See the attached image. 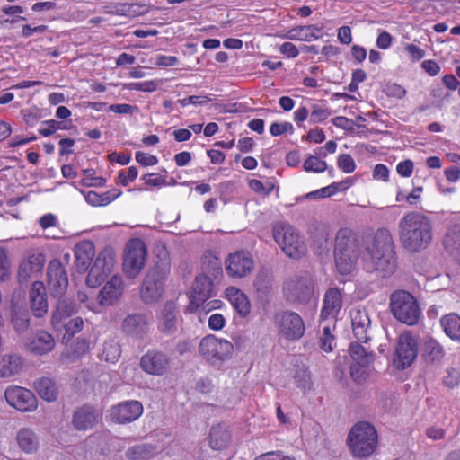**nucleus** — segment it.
I'll use <instances>...</instances> for the list:
<instances>
[{"label": "nucleus", "instance_id": "39448f33", "mask_svg": "<svg viewBox=\"0 0 460 460\" xmlns=\"http://www.w3.org/2000/svg\"><path fill=\"white\" fill-rule=\"evenodd\" d=\"M171 271V263L167 257L160 259L146 274L140 296L146 304L158 301L164 291L165 282Z\"/></svg>", "mask_w": 460, "mask_h": 460}, {"label": "nucleus", "instance_id": "20e7f679", "mask_svg": "<svg viewBox=\"0 0 460 460\" xmlns=\"http://www.w3.org/2000/svg\"><path fill=\"white\" fill-rule=\"evenodd\" d=\"M389 309L398 322L410 326L416 325L421 317L417 298L404 289H396L391 293Z\"/></svg>", "mask_w": 460, "mask_h": 460}, {"label": "nucleus", "instance_id": "9b49d317", "mask_svg": "<svg viewBox=\"0 0 460 460\" xmlns=\"http://www.w3.org/2000/svg\"><path fill=\"white\" fill-rule=\"evenodd\" d=\"M274 323L279 334L287 340H299L305 333V323L302 317L292 311L276 314Z\"/></svg>", "mask_w": 460, "mask_h": 460}, {"label": "nucleus", "instance_id": "c03bdc74", "mask_svg": "<svg viewBox=\"0 0 460 460\" xmlns=\"http://www.w3.org/2000/svg\"><path fill=\"white\" fill-rule=\"evenodd\" d=\"M371 373V364L352 363L350 366V376L358 383H364Z\"/></svg>", "mask_w": 460, "mask_h": 460}, {"label": "nucleus", "instance_id": "dca6fc26", "mask_svg": "<svg viewBox=\"0 0 460 460\" xmlns=\"http://www.w3.org/2000/svg\"><path fill=\"white\" fill-rule=\"evenodd\" d=\"M46 262L45 254L38 250H31L21 261L18 270V282L26 284L36 273L42 271Z\"/></svg>", "mask_w": 460, "mask_h": 460}, {"label": "nucleus", "instance_id": "58836bf2", "mask_svg": "<svg viewBox=\"0 0 460 460\" xmlns=\"http://www.w3.org/2000/svg\"><path fill=\"white\" fill-rule=\"evenodd\" d=\"M34 388L38 394L48 402H53L58 396V388L54 381L48 377H43L34 382Z\"/></svg>", "mask_w": 460, "mask_h": 460}, {"label": "nucleus", "instance_id": "4be33fe9", "mask_svg": "<svg viewBox=\"0 0 460 460\" xmlns=\"http://www.w3.org/2000/svg\"><path fill=\"white\" fill-rule=\"evenodd\" d=\"M170 358L167 354L161 351H148L140 361L142 369L155 376L164 375L169 368Z\"/></svg>", "mask_w": 460, "mask_h": 460}, {"label": "nucleus", "instance_id": "a211bd4d", "mask_svg": "<svg viewBox=\"0 0 460 460\" xmlns=\"http://www.w3.org/2000/svg\"><path fill=\"white\" fill-rule=\"evenodd\" d=\"M143 413V405L136 400L122 402L114 405L110 410V415L113 421L120 424L136 420Z\"/></svg>", "mask_w": 460, "mask_h": 460}, {"label": "nucleus", "instance_id": "37998d69", "mask_svg": "<svg viewBox=\"0 0 460 460\" xmlns=\"http://www.w3.org/2000/svg\"><path fill=\"white\" fill-rule=\"evenodd\" d=\"M424 355L430 361L439 360L443 358V347L434 339L429 338L424 344Z\"/></svg>", "mask_w": 460, "mask_h": 460}, {"label": "nucleus", "instance_id": "bb28decb", "mask_svg": "<svg viewBox=\"0 0 460 460\" xmlns=\"http://www.w3.org/2000/svg\"><path fill=\"white\" fill-rule=\"evenodd\" d=\"M15 441L19 449L28 455L35 454L40 445L38 434L28 427L18 429L15 435Z\"/></svg>", "mask_w": 460, "mask_h": 460}, {"label": "nucleus", "instance_id": "7ed1b4c3", "mask_svg": "<svg viewBox=\"0 0 460 460\" xmlns=\"http://www.w3.org/2000/svg\"><path fill=\"white\" fill-rule=\"evenodd\" d=\"M360 246L358 234L349 227L341 228L335 235L334 260L337 270L349 274L358 262Z\"/></svg>", "mask_w": 460, "mask_h": 460}, {"label": "nucleus", "instance_id": "de8ad7c7", "mask_svg": "<svg viewBox=\"0 0 460 460\" xmlns=\"http://www.w3.org/2000/svg\"><path fill=\"white\" fill-rule=\"evenodd\" d=\"M334 341L335 337L331 332V327L329 325H324L323 327V333L320 337L321 349L326 352L332 351L333 349Z\"/></svg>", "mask_w": 460, "mask_h": 460}, {"label": "nucleus", "instance_id": "603ef678", "mask_svg": "<svg viewBox=\"0 0 460 460\" xmlns=\"http://www.w3.org/2000/svg\"><path fill=\"white\" fill-rule=\"evenodd\" d=\"M270 132L274 137L280 136L286 132L292 134L294 132V128L290 122H273L270 127Z\"/></svg>", "mask_w": 460, "mask_h": 460}, {"label": "nucleus", "instance_id": "2eb2a0df", "mask_svg": "<svg viewBox=\"0 0 460 460\" xmlns=\"http://www.w3.org/2000/svg\"><path fill=\"white\" fill-rule=\"evenodd\" d=\"M47 281L50 294L53 296H61L68 286V278L66 268L58 259L51 260L47 269Z\"/></svg>", "mask_w": 460, "mask_h": 460}, {"label": "nucleus", "instance_id": "052dcab7", "mask_svg": "<svg viewBox=\"0 0 460 460\" xmlns=\"http://www.w3.org/2000/svg\"><path fill=\"white\" fill-rule=\"evenodd\" d=\"M135 158L143 166L155 165L158 163L156 156L140 151L136 153Z\"/></svg>", "mask_w": 460, "mask_h": 460}, {"label": "nucleus", "instance_id": "5701e85b", "mask_svg": "<svg viewBox=\"0 0 460 460\" xmlns=\"http://www.w3.org/2000/svg\"><path fill=\"white\" fill-rule=\"evenodd\" d=\"M123 290L124 286L121 276H112L98 293L97 300L99 305L110 306L116 304L120 298Z\"/></svg>", "mask_w": 460, "mask_h": 460}, {"label": "nucleus", "instance_id": "393cba45", "mask_svg": "<svg viewBox=\"0 0 460 460\" xmlns=\"http://www.w3.org/2000/svg\"><path fill=\"white\" fill-rule=\"evenodd\" d=\"M147 317L144 314H128L122 322V331L127 335L142 338L148 332Z\"/></svg>", "mask_w": 460, "mask_h": 460}, {"label": "nucleus", "instance_id": "69168bd1", "mask_svg": "<svg viewBox=\"0 0 460 460\" xmlns=\"http://www.w3.org/2000/svg\"><path fill=\"white\" fill-rule=\"evenodd\" d=\"M109 110L119 114H131L137 111V106H133L127 103L112 104L109 107Z\"/></svg>", "mask_w": 460, "mask_h": 460}, {"label": "nucleus", "instance_id": "b1692460", "mask_svg": "<svg viewBox=\"0 0 460 460\" xmlns=\"http://www.w3.org/2000/svg\"><path fill=\"white\" fill-rule=\"evenodd\" d=\"M349 315L355 338L358 342L367 343L368 329L371 323L367 311L365 308L354 307L350 310Z\"/></svg>", "mask_w": 460, "mask_h": 460}, {"label": "nucleus", "instance_id": "aec40b11", "mask_svg": "<svg viewBox=\"0 0 460 460\" xmlns=\"http://www.w3.org/2000/svg\"><path fill=\"white\" fill-rule=\"evenodd\" d=\"M29 305L32 314L37 318L44 317L49 309L46 288L43 282L34 281L29 290Z\"/></svg>", "mask_w": 460, "mask_h": 460}, {"label": "nucleus", "instance_id": "ddd939ff", "mask_svg": "<svg viewBox=\"0 0 460 460\" xmlns=\"http://www.w3.org/2000/svg\"><path fill=\"white\" fill-rule=\"evenodd\" d=\"M418 354L417 340L411 332H402L397 341L394 363L399 369L411 365Z\"/></svg>", "mask_w": 460, "mask_h": 460}, {"label": "nucleus", "instance_id": "412c9836", "mask_svg": "<svg viewBox=\"0 0 460 460\" xmlns=\"http://www.w3.org/2000/svg\"><path fill=\"white\" fill-rule=\"evenodd\" d=\"M180 311L174 302H166L158 316V330L164 335H172L177 332Z\"/></svg>", "mask_w": 460, "mask_h": 460}, {"label": "nucleus", "instance_id": "13d9d810", "mask_svg": "<svg viewBox=\"0 0 460 460\" xmlns=\"http://www.w3.org/2000/svg\"><path fill=\"white\" fill-rule=\"evenodd\" d=\"M10 262L6 251L0 249V280H4L9 276Z\"/></svg>", "mask_w": 460, "mask_h": 460}, {"label": "nucleus", "instance_id": "a18cd8bd", "mask_svg": "<svg viewBox=\"0 0 460 460\" xmlns=\"http://www.w3.org/2000/svg\"><path fill=\"white\" fill-rule=\"evenodd\" d=\"M119 357L120 349L117 342L110 341L103 344L102 358L105 361L114 363Z\"/></svg>", "mask_w": 460, "mask_h": 460}, {"label": "nucleus", "instance_id": "c85d7f7f", "mask_svg": "<svg viewBox=\"0 0 460 460\" xmlns=\"http://www.w3.org/2000/svg\"><path fill=\"white\" fill-rule=\"evenodd\" d=\"M10 326L19 336L23 337L31 328V314L22 306H13L10 314Z\"/></svg>", "mask_w": 460, "mask_h": 460}, {"label": "nucleus", "instance_id": "f257e3e1", "mask_svg": "<svg viewBox=\"0 0 460 460\" xmlns=\"http://www.w3.org/2000/svg\"><path fill=\"white\" fill-rule=\"evenodd\" d=\"M365 267L367 271L376 272L382 278L394 274L396 270V258L393 236L385 228L378 229L366 246Z\"/></svg>", "mask_w": 460, "mask_h": 460}, {"label": "nucleus", "instance_id": "c9c22d12", "mask_svg": "<svg viewBox=\"0 0 460 460\" xmlns=\"http://www.w3.org/2000/svg\"><path fill=\"white\" fill-rule=\"evenodd\" d=\"M76 312L75 304L68 298H60L58 303L56 309L52 313L51 323L53 326L57 327L62 324L63 322L73 315Z\"/></svg>", "mask_w": 460, "mask_h": 460}, {"label": "nucleus", "instance_id": "4c0bfd02", "mask_svg": "<svg viewBox=\"0 0 460 460\" xmlns=\"http://www.w3.org/2000/svg\"><path fill=\"white\" fill-rule=\"evenodd\" d=\"M440 325L451 340L460 342V316L455 313L447 314L440 319Z\"/></svg>", "mask_w": 460, "mask_h": 460}, {"label": "nucleus", "instance_id": "680f3d73", "mask_svg": "<svg viewBox=\"0 0 460 460\" xmlns=\"http://www.w3.org/2000/svg\"><path fill=\"white\" fill-rule=\"evenodd\" d=\"M385 92L388 96H393L398 99L403 98L406 94L405 89L397 84H387L385 85Z\"/></svg>", "mask_w": 460, "mask_h": 460}, {"label": "nucleus", "instance_id": "1a4fd4ad", "mask_svg": "<svg viewBox=\"0 0 460 460\" xmlns=\"http://www.w3.org/2000/svg\"><path fill=\"white\" fill-rule=\"evenodd\" d=\"M147 249L138 238L130 239L124 249L122 269L129 279L137 278L146 265Z\"/></svg>", "mask_w": 460, "mask_h": 460}, {"label": "nucleus", "instance_id": "f03ea898", "mask_svg": "<svg viewBox=\"0 0 460 460\" xmlns=\"http://www.w3.org/2000/svg\"><path fill=\"white\" fill-rule=\"evenodd\" d=\"M399 238L402 246L410 252L425 250L433 238L431 220L418 211L406 213L399 222Z\"/></svg>", "mask_w": 460, "mask_h": 460}, {"label": "nucleus", "instance_id": "6e6d98bb", "mask_svg": "<svg viewBox=\"0 0 460 460\" xmlns=\"http://www.w3.org/2000/svg\"><path fill=\"white\" fill-rule=\"evenodd\" d=\"M289 39L292 40H305V41H311L313 40H315L319 37V35H316L314 31H288Z\"/></svg>", "mask_w": 460, "mask_h": 460}, {"label": "nucleus", "instance_id": "a878e982", "mask_svg": "<svg viewBox=\"0 0 460 460\" xmlns=\"http://www.w3.org/2000/svg\"><path fill=\"white\" fill-rule=\"evenodd\" d=\"M342 297L341 291L337 288H329L323 297V305L321 310L320 317L322 320L328 318L335 319L341 309Z\"/></svg>", "mask_w": 460, "mask_h": 460}, {"label": "nucleus", "instance_id": "09e8293b", "mask_svg": "<svg viewBox=\"0 0 460 460\" xmlns=\"http://www.w3.org/2000/svg\"><path fill=\"white\" fill-rule=\"evenodd\" d=\"M203 269L207 274H210L214 279L222 275L221 261L217 257L209 258L208 262L204 263Z\"/></svg>", "mask_w": 460, "mask_h": 460}, {"label": "nucleus", "instance_id": "0e129e2a", "mask_svg": "<svg viewBox=\"0 0 460 460\" xmlns=\"http://www.w3.org/2000/svg\"><path fill=\"white\" fill-rule=\"evenodd\" d=\"M403 48H404L405 51H407L409 53L412 61H419L425 55V51L415 44H408L407 43L404 45Z\"/></svg>", "mask_w": 460, "mask_h": 460}, {"label": "nucleus", "instance_id": "7c9ffc66", "mask_svg": "<svg viewBox=\"0 0 460 460\" xmlns=\"http://www.w3.org/2000/svg\"><path fill=\"white\" fill-rule=\"evenodd\" d=\"M442 244L447 253L455 259H460V223H455L447 228Z\"/></svg>", "mask_w": 460, "mask_h": 460}, {"label": "nucleus", "instance_id": "f704fd0d", "mask_svg": "<svg viewBox=\"0 0 460 460\" xmlns=\"http://www.w3.org/2000/svg\"><path fill=\"white\" fill-rule=\"evenodd\" d=\"M231 438V433L226 425L217 424L213 426L210 430V447L216 450L224 449L230 444Z\"/></svg>", "mask_w": 460, "mask_h": 460}, {"label": "nucleus", "instance_id": "423d86ee", "mask_svg": "<svg viewBox=\"0 0 460 460\" xmlns=\"http://www.w3.org/2000/svg\"><path fill=\"white\" fill-rule=\"evenodd\" d=\"M275 242L290 258L299 259L306 252V245L299 231L286 222H278L272 227Z\"/></svg>", "mask_w": 460, "mask_h": 460}, {"label": "nucleus", "instance_id": "9d476101", "mask_svg": "<svg viewBox=\"0 0 460 460\" xmlns=\"http://www.w3.org/2000/svg\"><path fill=\"white\" fill-rule=\"evenodd\" d=\"M283 292L288 302L305 305L314 294L313 279L307 274L293 277L284 283Z\"/></svg>", "mask_w": 460, "mask_h": 460}, {"label": "nucleus", "instance_id": "864d4df0", "mask_svg": "<svg viewBox=\"0 0 460 460\" xmlns=\"http://www.w3.org/2000/svg\"><path fill=\"white\" fill-rule=\"evenodd\" d=\"M63 326L65 327L66 333L73 336L82 331L84 321L81 317H75L70 319L67 323H64Z\"/></svg>", "mask_w": 460, "mask_h": 460}, {"label": "nucleus", "instance_id": "473e14b6", "mask_svg": "<svg viewBox=\"0 0 460 460\" xmlns=\"http://www.w3.org/2000/svg\"><path fill=\"white\" fill-rule=\"evenodd\" d=\"M213 294V284L211 278L207 274H200L196 277L192 287V304L204 302Z\"/></svg>", "mask_w": 460, "mask_h": 460}, {"label": "nucleus", "instance_id": "5fc2aeb1", "mask_svg": "<svg viewBox=\"0 0 460 460\" xmlns=\"http://www.w3.org/2000/svg\"><path fill=\"white\" fill-rule=\"evenodd\" d=\"M42 124L46 125V128H40L39 129V133L42 135L43 137H49L52 134H54L58 129H62V122L50 119L43 121Z\"/></svg>", "mask_w": 460, "mask_h": 460}, {"label": "nucleus", "instance_id": "774afa93", "mask_svg": "<svg viewBox=\"0 0 460 460\" xmlns=\"http://www.w3.org/2000/svg\"><path fill=\"white\" fill-rule=\"evenodd\" d=\"M397 172L402 177H409L413 171V163L411 160L401 162L396 166Z\"/></svg>", "mask_w": 460, "mask_h": 460}, {"label": "nucleus", "instance_id": "cd10ccee", "mask_svg": "<svg viewBox=\"0 0 460 460\" xmlns=\"http://www.w3.org/2000/svg\"><path fill=\"white\" fill-rule=\"evenodd\" d=\"M100 420L96 409L85 405L79 408L73 416V424L76 429L86 430L95 426Z\"/></svg>", "mask_w": 460, "mask_h": 460}, {"label": "nucleus", "instance_id": "f8f14e48", "mask_svg": "<svg viewBox=\"0 0 460 460\" xmlns=\"http://www.w3.org/2000/svg\"><path fill=\"white\" fill-rule=\"evenodd\" d=\"M114 265V252L111 249L102 250L98 254L93 265L89 270L86 278L87 286L94 288L102 284L111 273Z\"/></svg>", "mask_w": 460, "mask_h": 460}, {"label": "nucleus", "instance_id": "8fccbe9b", "mask_svg": "<svg viewBox=\"0 0 460 460\" xmlns=\"http://www.w3.org/2000/svg\"><path fill=\"white\" fill-rule=\"evenodd\" d=\"M337 164L338 167L346 173L352 172L356 168L354 159L351 157L350 155L348 154L341 155L338 157Z\"/></svg>", "mask_w": 460, "mask_h": 460}, {"label": "nucleus", "instance_id": "e433bc0d", "mask_svg": "<svg viewBox=\"0 0 460 460\" xmlns=\"http://www.w3.org/2000/svg\"><path fill=\"white\" fill-rule=\"evenodd\" d=\"M22 358L18 354H4L0 357V377H10L20 372Z\"/></svg>", "mask_w": 460, "mask_h": 460}, {"label": "nucleus", "instance_id": "4d7b16f0", "mask_svg": "<svg viewBox=\"0 0 460 460\" xmlns=\"http://www.w3.org/2000/svg\"><path fill=\"white\" fill-rule=\"evenodd\" d=\"M146 185L153 187H160L166 185V180L164 177L160 176L156 173H146L141 178Z\"/></svg>", "mask_w": 460, "mask_h": 460}, {"label": "nucleus", "instance_id": "0eeeda50", "mask_svg": "<svg viewBox=\"0 0 460 460\" xmlns=\"http://www.w3.org/2000/svg\"><path fill=\"white\" fill-rule=\"evenodd\" d=\"M376 443V430L367 422L354 425L348 436V444L355 457L364 458L370 456L375 451Z\"/></svg>", "mask_w": 460, "mask_h": 460}, {"label": "nucleus", "instance_id": "4468645a", "mask_svg": "<svg viewBox=\"0 0 460 460\" xmlns=\"http://www.w3.org/2000/svg\"><path fill=\"white\" fill-rule=\"evenodd\" d=\"M8 404L20 411H33L37 409V399L33 393L21 386H10L4 392Z\"/></svg>", "mask_w": 460, "mask_h": 460}, {"label": "nucleus", "instance_id": "e2e57ef3", "mask_svg": "<svg viewBox=\"0 0 460 460\" xmlns=\"http://www.w3.org/2000/svg\"><path fill=\"white\" fill-rule=\"evenodd\" d=\"M222 302L217 299H213L211 301H204L199 303H195L197 308L199 309L200 312H204L205 314L209 313L213 309H217L221 306Z\"/></svg>", "mask_w": 460, "mask_h": 460}, {"label": "nucleus", "instance_id": "79ce46f5", "mask_svg": "<svg viewBox=\"0 0 460 460\" xmlns=\"http://www.w3.org/2000/svg\"><path fill=\"white\" fill-rule=\"evenodd\" d=\"M253 286L257 292L266 295L270 292L272 286V275L267 269H261L256 275Z\"/></svg>", "mask_w": 460, "mask_h": 460}, {"label": "nucleus", "instance_id": "c756f323", "mask_svg": "<svg viewBox=\"0 0 460 460\" xmlns=\"http://www.w3.org/2000/svg\"><path fill=\"white\" fill-rule=\"evenodd\" d=\"M94 256V245L90 241H84L77 243L75 247V267L79 273L85 272Z\"/></svg>", "mask_w": 460, "mask_h": 460}, {"label": "nucleus", "instance_id": "a19ab883", "mask_svg": "<svg viewBox=\"0 0 460 460\" xmlns=\"http://www.w3.org/2000/svg\"><path fill=\"white\" fill-rule=\"evenodd\" d=\"M156 447L149 444L135 445L125 453L128 460H147L155 455Z\"/></svg>", "mask_w": 460, "mask_h": 460}, {"label": "nucleus", "instance_id": "6ab92c4d", "mask_svg": "<svg viewBox=\"0 0 460 460\" xmlns=\"http://www.w3.org/2000/svg\"><path fill=\"white\" fill-rule=\"evenodd\" d=\"M23 345L30 353L43 356L55 349L56 341L47 331L39 330L30 339L24 341Z\"/></svg>", "mask_w": 460, "mask_h": 460}, {"label": "nucleus", "instance_id": "72a5a7b5", "mask_svg": "<svg viewBox=\"0 0 460 460\" xmlns=\"http://www.w3.org/2000/svg\"><path fill=\"white\" fill-rule=\"evenodd\" d=\"M226 295L233 307L241 316L249 314L251 305L244 293L234 287H230L226 288Z\"/></svg>", "mask_w": 460, "mask_h": 460}, {"label": "nucleus", "instance_id": "2f4dec72", "mask_svg": "<svg viewBox=\"0 0 460 460\" xmlns=\"http://www.w3.org/2000/svg\"><path fill=\"white\" fill-rule=\"evenodd\" d=\"M90 349V342L84 338L75 340L60 355V361L63 364H70L80 359Z\"/></svg>", "mask_w": 460, "mask_h": 460}, {"label": "nucleus", "instance_id": "ea45409f", "mask_svg": "<svg viewBox=\"0 0 460 460\" xmlns=\"http://www.w3.org/2000/svg\"><path fill=\"white\" fill-rule=\"evenodd\" d=\"M353 363L372 364L375 355L370 348L365 347L358 342H351L349 349Z\"/></svg>", "mask_w": 460, "mask_h": 460}, {"label": "nucleus", "instance_id": "f3484780", "mask_svg": "<svg viewBox=\"0 0 460 460\" xmlns=\"http://www.w3.org/2000/svg\"><path fill=\"white\" fill-rule=\"evenodd\" d=\"M225 264L226 273L234 278L245 277L253 270L254 266L251 253L246 251H238L229 254Z\"/></svg>", "mask_w": 460, "mask_h": 460}, {"label": "nucleus", "instance_id": "338daca9", "mask_svg": "<svg viewBox=\"0 0 460 460\" xmlns=\"http://www.w3.org/2000/svg\"><path fill=\"white\" fill-rule=\"evenodd\" d=\"M225 318L220 314H213L208 318V326L210 329L219 331L225 326Z\"/></svg>", "mask_w": 460, "mask_h": 460}, {"label": "nucleus", "instance_id": "bf43d9fd", "mask_svg": "<svg viewBox=\"0 0 460 460\" xmlns=\"http://www.w3.org/2000/svg\"><path fill=\"white\" fill-rule=\"evenodd\" d=\"M331 115V111H329L327 109H323L314 106L311 115H310V120L312 123L315 124L321 121H323Z\"/></svg>", "mask_w": 460, "mask_h": 460}, {"label": "nucleus", "instance_id": "49530a36", "mask_svg": "<svg viewBox=\"0 0 460 460\" xmlns=\"http://www.w3.org/2000/svg\"><path fill=\"white\" fill-rule=\"evenodd\" d=\"M325 161L316 155H309L304 162L303 168L305 172H323L327 169Z\"/></svg>", "mask_w": 460, "mask_h": 460}, {"label": "nucleus", "instance_id": "6e6552de", "mask_svg": "<svg viewBox=\"0 0 460 460\" xmlns=\"http://www.w3.org/2000/svg\"><path fill=\"white\" fill-rule=\"evenodd\" d=\"M199 353L209 364L220 366L231 358L234 353V345L227 340L210 334L199 341Z\"/></svg>", "mask_w": 460, "mask_h": 460}, {"label": "nucleus", "instance_id": "3c124183", "mask_svg": "<svg viewBox=\"0 0 460 460\" xmlns=\"http://www.w3.org/2000/svg\"><path fill=\"white\" fill-rule=\"evenodd\" d=\"M138 175V171L136 166H130L128 171H120L118 175V182L123 186H128L129 182L133 181Z\"/></svg>", "mask_w": 460, "mask_h": 460}]
</instances>
